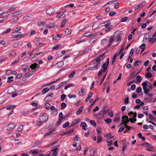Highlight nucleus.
I'll list each match as a JSON object with an SVG mask.
<instances>
[{
    "label": "nucleus",
    "instance_id": "obj_1",
    "mask_svg": "<svg viewBox=\"0 0 156 156\" xmlns=\"http://www.w3.org/2000/svg\"><path fill=\"white\" fill-rule=\"evenodd\" d=\"M48 116L46 113H44L39 117V120L44 123L46 122L48 119Z\"/></svg>",
    "mask_w": 156,
    "mask_h": 156
},
{
    "label": "nucleus",
    "instance_id": "obj_2",
    "mask_svg": "<svg viewBox=\"0 0 156 156\" xmlns=\"http://www.w3.org/2000/svg\"><path fill=\"white\" fill-rule=\"evenodd\" d=\"M129 122L128 116H124L122 118V123L124 124V125H127V123Z\"/></svg>",
    "mask_w": 156,
    "mask_h": 156
},
{
    "label": "nucleus",
    "instance_id": "obj_3",
    "mask_svg": "<svg viewBox=\"0 0 156 156\" xmlns=\"http://www.w3.org/2000/svg\"><path fill=\"white\" fill-rule=\"evenodd\" d=\"M55 12V10L53 7H49L46 10V12L48 14H51Z\"/></svg>",
    "mask_w": 156,
    "mask_h": 156
},
{
    "label": "nucleus",
    "instance_id": "obj_4",
    "mask_svg": "<svg viewBox=\"0 0 156 156\" xmlns=\"http://www.w3.org/2000/svg\"><path fill=\"white\" fill-rule=\"evenodd\" d=\"M15 127V126L14 124L13 123H12L7 126L6 128L7 130H11L14 129Z\"/></svg>",
    "mask_w": 156,
    "mask_h": 156
},
{
    "label": "nucleus",
    "instance_id": "obj_5",
    "mask_svg": "<svg viewBox=\"0 0 156 156\" xmlns=\"http://www.w3.org/2000/svg\"><path fill=\"white\" fill-rule=\"evenodd\" d=\"M53 114H57L58 113V109L55 108L54 106H51L50 108Z\"/></svg>",
    "mask_w": 156,
    "mask_h": 156
},
{
    "label": "nucleus",
    "instance_id": "obj_6",
    "mask_svg": "<svg viewBox=\"0 0 156 156\" xmlns=\"http://www.w3.org/2000/svg\"><path fill=\"white\" fill-rule=\"evenodd\" d=\"M16 33L17 32H16L12 33L11 35L12 36L15 37L16 38H17V39H19L22 37L23 35L19 34H16Z\"/></svg>",
    "mask_w": 156,
    "mask_h": 156
},
{
    "label": "nucleus",
    "instance_id": "obj_7",
    "mask_svg": "<svg viewBox=\"0 0 156 156\" xmlns=\"http://www.w3.org/2000/svg\"><path fill=\"white\" fill-rule=\"evenodd\" d=\"M141 146L144 147H150L153 148L154 147L151 145L147 143H145L141 144Z\"/></svg>",
    "mask_w": 156,
    "mask_h": 156
},
{
    "label": "nucleus",
    "instance_id": "obj_8",
    "mask_svg": "<svg viewBox=\"0 0 156 156\" xmlns=\"http://www.w3.org/2000/svg\"><path fill=\"white\" fill-rule=\"evenodd\" d=\"M63 65V62L62 61H61L57 63L55 65L57 67L59 68L62 67Z\"/></svg>",
    "mask_w": 156,
    "mask_h": 156
},
{
    "label": "nucleus",
    "instance_id": "obj_9",
    "mask_svg": "<svg viewBox=\"0 0 156 156\" xmlns=\"http://www.w3.org/2000/svg\"><path fill=\"white\" fill-rule=\"evenodd\" d=\"M49 146H52V148H56L57 147H58L59 146V145L58 144V143L57 142H55L54 143L50 144H49Z\"/></svg>",
    "mask_w": 156,
    "mask_h": 156
},
{
    "label": "nucleus",
    "instance_id": "obj_10",
    "mask_svg": "<svg viewBox=\"0 0 156 156\" xmlns=\"http://www.w3.org/2000/svg\"><path fill=\"white\" fill-rule=\"evenodd\" d=\"M128 115L129 116L135 118L136 116V112L134 113L132 112H131L129 113Z\"/></svg>",
    "mask_w": 156,
    "mask_h": 156
},
{
    "label": "nucleus",
    "instance_id": "obj_11",
    "mask_svg": "<svg viewBox=\"0 0 156 156\" xmlns=\"http://www.w3.org/2000/svg\"><path fill=\"white\" fill-rule=\"evenodd\" d=\"M58 150L57 148H55L54 149L51 150V151L53 152V154H52V155L54 156H56L58 154V153L57 152V151Z\"/></svg>",
    "mask_w": 156,
    "mask_h": 156
},
{
    "label": "nucleus",
    "instance_id": "obj_12",
    "mask_svg": "<svg viewBox=\"0 0 156 156\" xmlns=\"http://www.w3.org/2000/svg\"><path fill=\"white\" fill-rule=\"evenodd\" d=\"M125 127L126 128V129L123 131V133H127L129 132L131 129V127L128 126L127 125L125 126Z\"/></svg>",
    "mask_w": 156,
    "mask_h": 156
},
{
    "label": "nucleus",
    "instance_id": "obj_13",
    "mask_svg": "<svg viewBox=\"0 0 156 156\" xmlns=\"http://www.w3.org/2000/svg\"><path fill=\"white\" fill-rule=\"evenodd\" d=\"M14 89L13 87H10L8 90V93L9 94H11L13 93Z\"/></svg>",
    "mask_w": 156,
    "mask_h": 156
},
{
    "label": "nucleus",
    "instance_id": "obj_14",
    "mask_svg": "<svg viewBox=\"0 0 156 156\" xmlns=\"http://www.w3.org/2000/svg\"><path fill=\"white\" fill-rule=\"evenodd\" d=\"M75 85V84L72 83H70L69 84H67L66 85L65 87H64V89L65 90H67L68 88H69L71 87H74Z\"/></svg>",
    "mask_w": 156,
    "mask_h": 156
},
{
    "label": "nucleus",
    "instance_id": "obj_15",
    "mask_svg": "<svg viewBox=\"0 0 156 156\" xmlns=\"http://www.w3.org/2000/svg\"><path fill=\"white\" fill-rule=\"evenodd\" d=\"M149 119L151 121H154L156 122V118L151 114L149 115Z\"/></svg>",
    "mask_w": 156,
    "mask_h": 156
},
{
    "label": "nucleus",
    "instance_id": "obj_16",
    "mask_svg": "<svg viewBox=\"0 0 156 156\" xmlns=\"http://www.w3.org/2000/svg\"><path fill=\"white\" fill-rule=\"evenodd\" d=\"M84 107L82 106L80 107L78 109V111H77L76 112V114L77 115H79L80 114V113L82 112L83 108Z\"/></svg>",
    "mask_w": 156,
    "mask_h": 156
},
{
    "label": "nucleus",
    "instance_id": "obj_17",
    "mask_svg": "<svg viewBox=\"0 0 156 156\" xmlns=\"http://www.w3.org/2000/svg\"><path fill=\"white\" fill-rule=\"evenodd\" d=\"M80 126L82 127V129L84 130L86 129V127L87 126V125L86 123L84 122H81Z\"/></svg>",
    "mask_w": 156,
    "mask_h": 156
},
{
    "label": "nucleus",
    "instance_id": "obj_18",
    "mask_svg": "<svg viewBox=\"0 0 156 156\" xmlns=\"http://www.w3.org/2000/svg\"><path fill=\"white\" fill-rule=\"evenodd\" d=\"M106 67L103 70H101L99 71L98 73V76H99L102 74V72H105L106 71Z\"/></svg>",
    "mask_w": 156,
    "mask_h": 156
},
{
    "label": "nucleus",
    "instance_id": "obj_19",
    "mask_svg": "<svg viewBox=\"0 0 156 156\" xmlns=\"http://www.w3.org/2000/svg\"><path fill=\"white\" fill-rule=\"evenodd\" d=\"M44 106H45V109L47 110H49L50 108L51 105L48 102L44 104Z\"/></svg>",
    "mask_w": 156,
    "mask_h": 156
},
{
    "label": "nucleus",
    "instance_id": "obj_20",
    "mask_svg": "<svg viewBox=\"0 0 156 156\" xmlns=\"http://www.w3.org/2000/svg\"><path fill=\"white\" fill-rule=\"evenodd\" d=\"M75 70L73 71L72 73L68 76L69 78H72L75 75Z\"/></svg>",
    "mask_w": 156,
    "mask_h": 156
},
{
    "label": "nucleus",
    "instance_id": "obj_21",
    "mask_svg": "<svg viewBox=\"0 0 156 156\" xmlns=\"http://www.w3.org/2000/svg\"><path fill=\"white\" fill-rule=\"evenodd\" d=\"M58 117L59 118V119L63 120V119H65L66 117H63V114L62 112H60L59 113V115H58Z\"/></svg>",
    "mask_w": 156,
    "mask_h": 156
},
{
    "label": "nucleus",
    "instance_id": "obj_22",
    "mask_svg": "<svg viewBox=\"0 0 156 156\" xmlns=\"http://www.w3.org/2000/svg\"><path fill=\"white\" fill-rule=\"evenodd\" d=\"M99 26V24L98 23H95L94 24L92 27L93 30H95Z\"/></svg>",
    "mask_w": 156,
    "mask_h": 156
},
{
    "label": "nucleus",
    "instance_id": "obj_23",
    "mask_svg": "<svg viewBox=\"0 0 156 156\" xmlns=\"http://www.w3.org/2000/svg\"><path fill=\"white\" fill-rule=\"evenodd\" d=\"M142 80L141 77L140 76H138L136 78V81L138 82H140Z\"/></svg>",
    "mask_w": 156,
    "mask_h": 156
},
{
    "label": "nucleus",
    "instance_id": "obj_24",
    "mask_svg": "<svg viewBox=\"0 0 156 156\" xmlns=\"http://www.w3.org/2000/svg\"><path fill=\"white\" fill-rule=\"evenodd\" d=\"M67 83V81H64L62 82H61L60 83H59L58 85V88H60V87H62L66 83Z\"/></svg>",
    "mask_w": 156,
    "mask_h": 156
},
{
    "label": "nucleus",
    "instance_id": "obj_25",
    "mask_svg": "<svg viewBox=\"0 0 156 156\" xmlns=\"http://www.w3.org/2000/svg\"><path fill=\"white\" fill-rule=\"evenodd\" d=\"M53 132V131H51L46 133L44 136V137H46L48 136H50L52 134V133Z\"/></svg>",
    "mask_w": 156,
    "mask_h": 156
},
{
    "label": "nucleus",
    "instance_id": "obj_26",
    "mask_svg": "<svg viewBox=\"0 0 156 156\" xmlns=\"http://www.w3.org/2000/svg\"><path fill=\"white\" fill-rule=\"evenodd\" d=\"M96 151V149L93 150L92 149L90 150V153L91 156H94Z\"/></svg>",
    "mask_w": 156,
    "mask_h": 156
},
{
    "label": "nucleus",
    "instance_id": "obj_27",
    "mask_svg": "<svg viewBox=\"0 0 156 156\" xmlns=\"http://www.w3.org/2000/svg\"><path fill=\"white\" fill-rule=\"evenodd\" d=\"M21 30V27L18 26H16V27L14 28V30L15 32H17Z\"/></svg>",
    "mask_w": 156,
    "mask_h": 156
},
{
    "label": "nucleus",
    "instance_id": "obj_28",
    "mask_svg": "<svg viewBox=\"0 0 156 156\" xmlns=\"http://www.w3.org/2000/svg\"><path fill=\"white\" fill-rule=\"evenodd\" d=\"M145 44H143L140 45L139 48L142 49L141 52L143 51L145 49Z\"/></svg>",
    "mask_w": 156,
    "mask_h": 156
},
{
    "label": "nucleus",
    "instance_id": "obj_29",
    "mask_svg": "<svg viewBox=\"0 0 156 156\" xmlns=\"http://www.w3.org/2000/svg\"><path fill=\"white\" fill-rule=\"evenodd\" d=\"M79 119H76L74 120L72 123V126H74L76 124L79 122Z\"/></svg>",
    "mask_w": 156,
    "mask_h": 156
},
{
    "label": "nucleus",
    "instance_id": "obj_30",
    "mask_svg": "<svg viewBox=\"0 0 156 156\" xmlns=\"http://www.w3.org/2000/svg\"><path fill=\"white\" fill-rule=\"evenodd\" d=\"M117 55V53H116L113 56L112 61V65L113 64L114 62H115V59H116Z\"/></svg>",
    "mask_w": 156,
    "mask_h": 156
},
{
    "label": "nucleus",
    "instance_id": "obj_31",
    "mask_svg": "<svg viewBox=\"0 0 156 156\" xmlns=\"http://www.w3.org/2000/svg\"><path fill=\"white\" fill-rule=\"evenodd\" d=\"M126 146L125 145H123L122 146V149L121 151V153L122 154H124L125 153V150L126 148Z\"/></svg>",
    "mask_w": 156,
    "mask_h": 156
},
{
    "label": "nucleus",
    "instance_id": "obj_32",
    "mask_svg": "<svg viewBox=\"0 0 156 156\" xmlns=\"http://www.w3.org/2000/svg\"><path fill=\"white\" fill-rule=\"evenodd\" d=\"M106 137L107 139H110L112 138L113 137V136H112L111 134L110 133L106 135Z\"/></svg>",
    "mask_w": 156,
    "mask_h": 156
},
{
    "label": "nucleus",
    "instance_id": "obj_33",
    "mask_svg": "<svg viewBox=\"0 0 156 156\" xmlns=\"http://www.w3.org/2000/svg\"><path fill=\"white\" fill-rule=\"evenodd\" d=\"M37 66V64L36 63L31 65L30 67L31 69H34Z\"/></svg>",
    "mask_w": 156,
    "mask_h": 156
},
{
    "label": "nucleus",
    "instance_id": "obj_34",
    "mask_svg": "<svg viewBox=\"0 0 156 156\" xmlns=\"http://www.w3.org/2000/svg\"><path fill=\"white\" fill-rule=\"evenodd\" d=\"M98 140L97 141V143H99L102 140V137L98 135Z\"/></svg>",
    "mask_w": 156,
    "mask_h": 156
},
{
    "label": "nucleus",
    "instance_id": "obj_35",
    "mask_svg": "<svg viewBox=\"0 0 156 156\" xmlns=\"http://www.w3.org/2000/svg\"><path fill=\"white\" fill-rule=\"evenodd\" d=\"M107 112V111L105 109V108H103L101 111V114L104 115Z\"/></svg>",
    "mask_w": 156,
    "mask_h": 156
},
{
    "label": "nucleus",
    "instance_id": "obj_36",
    "mask_svg": "<svg viewBox=\"0 0 156 156\" xmlns=\"http://www.w3.org/2000/svg\"><path fill=\"white\" fill-rule=\"evenodd\" d=\"M49 90V89L48 88H45L42 91V93L43 94H45L46 93L48 92Z\"/></svg>",
    "mask_w": 156,
    "mask_h": 156
},
{
    "label": "nucleus",
    "instance_id": "obj_37",
    "mask_svg": "<svg viewBox=\"0 0 156 156\" xmlns=\"http://www.w3.org/2000/svg\"><path fill=\"white\" fill-rule=\"evenodd\" d=\"M65 33L66 34H67V35H69L71 33V30L70 29L68 28L66 29L65 31Z\"/></svg>",
    "mask_w": 156,
    "mask_h": 156
},
{
    "label": "nucleus",
    "instance_id": "obj_38",
    "mask_svg": "<svg viewBox=\"0 0 156 156\" xmlns=\"http://www.w3.org/2000/svg\"><path fill=\"white\" fill-rule=\"evenodd\" d=\"M81 90L79 91V93L80 96H83L84 95V91L83 88H81Z\"/></svg>",
    "mask_w": 156,
    "mask_h": 156
},
{
    "label": "nucleus",
    "instance_id": "obj_39",
    "mask_svg": "<svg viewBox=\"0 0 156 156\" xmlns=\"http://www.w3.org/2000/svg\"><path fill=\"white\" fill-rule=\"evenodd\" d=\"M66 104L64 102H62L61 104V110L63 109L66 107Z\"/></svg>",
    "mask_w": 156,
    "mask_h": 156
},
{
    "label": "nucleus",
    "instance_id": "obj_40",
    "mask_svg": "<svg viewBox=\"0 0 156 156\" xmlns=\"http://www.w3.org/2000/svg\"><path fill=\"white\" fill-rule=\"evenodd\" d=\"M14 77L13 76H11L8 77V80L7 81V82H10L13 81V78Z\"/></svg>",
    "mask_w": 156,
    "mask_h": 156
},
{
    "label": "nucleus",
    "instance_id": "obj_41",
    "mask_svg": "<svg viewBox=\"0 0 156 156\" xmlns=\"http://www.w3.org/2000/svg\"><path fill=\"white\" fill-rule=\"evenodd\" d=\"M141 87H138L136 90V91L137 93H139L141 92Z\"/></svg>",
    "mask_w": 156,
    "mask_h": 156
},
{
    "label": "nucleus",
    "instance_id": "obj_42",
    "mask_svg": "<svg viewBox=\"0 0 156 156\" xmlns=\"http://www.w3.org/2000/svg\"><path fill=\"white\" fill-rule=\"evenodd\" d=\"M92 47H88L84 49L83 51V53H87L89 50H90L91 49Z\"/></svg>",
    "mask_w": 156,
    "mask_h": 156
},
{
    "label": "nucleus",
    "instance_id": "obj_43",
    "mask_svg": "<svg viewBox=\"0 0 156 156\" xmlns=\"http://www.w3.org/2000/svg\"><path fill=\"white\" fill-rule=\"evenodd\" d=\"M90 123L94 126H96V124L94 120H90Z\"/></svg>",
    "mask_w": 156,
    "mask_h": 156
},
{
    "label": "nucleus",
    "instance_id": "obj_44",
    "mask_svg": "<svg viewBox=\"0 0 156 156\" xmlns=\"http://www.w3.org/2000/svg\"><path fill=\"white\" fill-rule=\"evenodd\" d=\"M98 68V65H95L93 66L90 67L89 68V69L90 70H94L96 69H97Z\"/></svg>",
    "mask_w": 156,
    "mask_h": 156
},
{
    "label": "nucleus",
    "instance_id": "obj_45",
    "mask_svg": "<svg viewBox=\"0 0 156 156\" xmlns=\"http://www.w3.org/2000/svg\"><path fill=\"white\" fill-rule=\"evenodd\" d=\"M15 107V105H10L7 108V110H10L14 108Z\"/></svg>",
    "mask_w": 156,
    "mask_h": 156
},
{
    "label": "nucleus",
    "instance_id": "obj_46",
    "mask_svg": "<svg viewBox=\"0 0 156 156\" xmlns=\"http://www.w3.org/2000/svg\"><path fill=\"white\" fill-rule=\"evenodd\" d=\"M105 121L107 124H108L111 122L112 120L110 119H107L105 120Z\"/></svg>",
    "mask_w": 156,
    "mask_h": 156
},
{
    "label": "nucleus",
    "instance_id": "obj_47",
    "mask_svg": "<svg viewBox=\"0 0 156 156\" xmlns=\"http://www.w3.org/2000/svg\"><path fill=\"white\" fill-rule=\"evenodd\" d=\"M146 4V2H142L141 3H140L139 5L140 7V8H141L142 7H143Z\"/></svg>",
    "mask_w": 156,
    "mask_h": 156
},
{
    "label": "nucleus",
    "instance_id": "obj_48",
    "mask_svg": "<svg viewBox=\"0 0 156 156\" xmlns=\"http://www.w3.org/2000/svg\"><path fill=\"white\" fill-rule=\"evenodd\" d=\"M23 125L20 126L18 127L17 128V130L19 131H21L23 129Z\"/></svg>",
    "mask_w": 156,
    "mask_h": 156
},
{
    "label": "nucleus",
    "instance_id": "obj_49",
    "mask_svg": "<svg viewBox=\"0 0 156 156\" xmlns=\"http://www.w3.org/2000/svg\"><path fill=\"white\" fill-rule=\"evenodd\" d=\"M149 41L150 42H152V43H153L155 41L154 38H153V36H152V37L150 38L149 39Z\"/></svg>",
    "mask_w": 156,
    "mask_h": 156
},
{
    "label": "nucleus",
    "instance_id": "obj_50",
    "mask_svg": "<svg viewBox=\"0 0 156 156\" xmlns=\"http://www.w3.org/2000/svg\"><path fill=\"white\" fill-rule=\"evenodd\" d=\"M152 75L150 73H147V74L145 75V77L150 78L151 77Z\"/></svg>",
    "mask_w": 156,
    "mask_h": 156
},
{
    "label": "nucleus",
    "instance_id": "obj_51",
    "mask_svg": "<svg viewBox=\"0 0 156 156\" xmlns=\"http://www.w3.org/2000/svg\"><path fill=\"white\" fill-rule=\"evenodd\" d=\"M125 127V126H121L119 129V132H120L123 130Z\"/></svg>",
    "mask_w": 156,
    "mask_h": 156
},
{
    "label": "nucleus",
    "instance_id": "obj_52",
    "mask_svg": "<svg viewBox=\"0 0 156 156\" xmlns=\"http://www.w3.org/2000/svg\"><path fill=\"white\" fill-rule=\"evenodd\" d=\"M147 85V83L146 81H145L142 84V85L143 86V88L146 87V86Z\"/></svg>",
    "mask_w": 156,
    "mask_h": 156
},
{
    "label": "nucleus",
    "instance_id": "obj_53",
    "mask_svg": "<svg viewBox=\"0 0 156 156\" xmlns=\"http://www.w3.org/2000/svg\"><path fill=\"white\" fill-rule=\"evenodd\" d=\"M144 93L146 94H147L149 92V90L147 88V87L144 88H143Z\"/></svg>",
    "mask_w": 156,
    "mask_h": 156
},
{
    "label": "nucleus",
    "instance_id": "obj_54",
    "mask_svg": "<svg viewBox=\"0 0 156 156\" xmlns=\"http://www.w3.org/2000/svg\"><path fill=\"white\" fill-rule=\"evenodd\" d=\"M69 124V122H66V123H64L63 124V125L62 126L63 127V128H65L66 127H67V126H68Z\"/></svg>",
    "mask_w": 156,
    "mask_h": 156
},
{
    "label": "nucleus",
    "instance_id": "obj_55",
    "mask_svg": "<svg viewBox=\"0 0 156 156\" xmlns=\"http://www.w3.org/2000/svg\"><path fill=\"white\" fill-rule=\"evenodd\" d=\"M30 152H31L32 154H37L38 153V152L37 150H31L30 151Z\"/></svg>",
    "mask_w": 156,
    "mask_h": 156
},
{
    "label": "nucleus",
    "instance_id": "obj_56",
    "mask_svg": "<svg viewBox=\"0 0 156 156\" xmlns=\"http://www.w3.org/2000/svg\"><path fill=\"white\" fill-rule=\"evenodd\" d=\"M141 63V61L140 60L134 63V66H139L138 63Z\"/></svg>",
    "mask_w": 156,
    "mask_h": 156
},
{
    "label": "nucleus",
    "instance_id": "obj_57",
    "mask_svg": "<svg viewBox=\"0 0 156 156\" xmlns=\"http://www.w3.org/2000/svg\"><path fill=\"white\" fill-rule=\"evenodd\" d=\"M11 30V29L9 28L6 30L4 32H3L2 33V34H6L8 32H9Z\"/></svg>",
    "mask_w": 156,
    "mask_h": 156
},
{
    "label": "nucleus",
    "instance_id": "obj_58",
    "mask_svg": "<svg viewBox=\"0 0 156 156\" xmlns=\"http://www.w3.org/2000/svg\"><path fill=\"white\" fill-rule=\"evenodd\" d=\"M90 34V32H88L84 34L83 36L84 37H87L89 38Z\"/></svg>",
    "mask_w": 156,
    "mask_h": 156
},
{
    "label": "nucleus",
    "instance_id": "obj_59",
    "mask_svg": "<svg viewBox=\"0 0 156 156\" xmlns=\"http://www.w3.org/2000/svg\"><path fill=\"white\" fill-rule=\"evenodd\" d=\"M129 119L130 120V121L131 123H134V122L136 121V119H132L130 118Z\"/></svg>",
    "mask_w": 156,
    "mask_h": 156
},
{
    "label": "nucleus",
    "instance_id": "obj_60",
    "mask_svg": "<svg viewBox=\"0 0 156 156\" xmlns=\"http://www.w3.org/2000/svg\"><path fill=\"white\" fill-rule=\"evenodd\" d=\"M124 102L125 104H127L129 103V98L126 97L125 99Z\"/></svg>",
    "mask_w": 156,
    "mask_h": 156
},
{
    "label": "nucleus",
    "instance_id": "obj_61",
    "mask_svg": "<svg viewBox=\"0 0 156 156\" xmlns=\"http://www.w3.org/2000/svg\"><path fill=\"white\" fill-rule=\"evenodd\" d=\"M113 41V37H111L110 39H109V41L110 42V44H109L108 45V46H110L112 44V42Z\"/></svg>",
    "mask_w": 156,
    "mask_h": 156
},
{
    "label": "nucleus",
    "instance_id": "obj_62",
    "mask_svg": "<svg viewBox=\"0 0 156 156\" xmlns=\"http://www.w3.org/2000/svg\"><path fill=\"white\" fill-rule=\"evenodd\" d=\"M12 73V71L11 70H8L6 71V73L8 75H9Z\"/></svg>",
    "mask_w": 156,
    "mask_h": 156
},
{
    "label": "nucleus",
    "instance_id": "obj_63",
    "mask_svg": "<svg viewBox=\"0 0 156 156\" xmlns=\"http://www.w3.org/2000/svg\"><path fill=\"white\" fill-rule=\"evenodd\" d=\"M44 122H41L40 120V121H37V124L38 126H41L42 125Z\"/></svg>",
    "mask_w": 156,
    "mask_h": 156
},
{
    "label": "nucleus",
    "instance_id": "obj_64",
    "mask_svg": "<svg viewBox=\"0 0 156 156\" xmlns=\"http://www.w3.org/2000/svg\"><path fill=\"white\" fill-rule=\"evenodd\" d=\"M18 20V18L16 17H15L14 18L11 19V20L12 22H14L15 21H17Z\"/></svg>",
    "mask_w": 156,
    "mask_h": 156
}]
</instances>
